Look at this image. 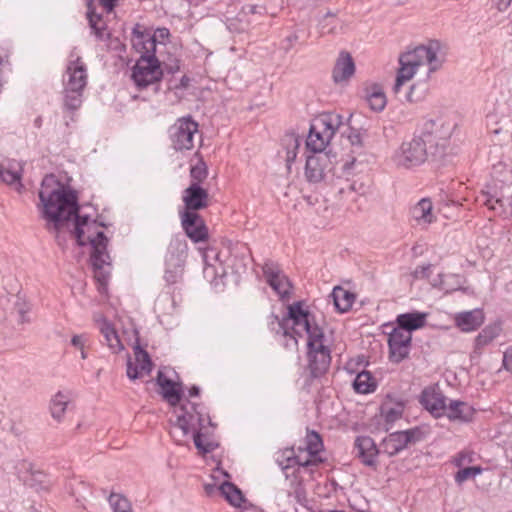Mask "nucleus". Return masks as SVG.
<instances>
[{"label": "nucleus", "instance_id": "nucleus-1", "mask_svg": "<svg viewBox=\"0 0 512 512\" xmlns=\"http://www.w3.org/2000/svg\"><path fill=\"white\" fill-rule=\"evenodd\" d=\"M41 215L46 228L59 238L68 231L80 246H91L90 261L95 279L105 286L111 272V258L107 251L108 238L102 224L88 216L78 215L77 197L67 190L53 174L46 175L39 191Z\"/></svg>", "mask_w": 512, "mask_h": 512}, {"label": "nucleus", "instance_id": "nucleus-2", "mask_svg": "<svg viewBox=\"0 0 512 512\" xmlns=\"http://www.w3.org/2000/svg\"><path fill=\"white\" fill-rule=\"evenodd\" d=\"M290 318L293 329L307 334V369L313 378L324 375L331 364L332 340L326 334V328L316 316L303 308L301 302L290 305Z\"/></svg>", "mask_w": 512, "mask_h": 512}, {"label": "nucleus", "instance_id": "nucleus-3", "mask_svg": "<svg viewBox=\"0 0 512 512\" xmlns=\"http://www.w3.org/2000/svg\"><path fill=\"white\" fill-rule=\"evenodd\" d=\"M176 421L172 430L175 434L177 430L182 432L183 436L192 434L196 448L202 453H209L215 449V444L204 440L202 430L206 424H211L208 415L197 409V405L189 400L182 403L174 410Z\"/></svg>", "mask_w": 512, "mask_h": 512}, {"label": "nucleus", "instance_id": "nucleus-4", "mask_svg": "<svg viewBox=\"0 0 512 512\" xmlns=\"http://www.w3.org/2000/svg\"><path fill=\"white\" fill-rule=\"evenodd\" d=\"M87 82L86 64L77 53L71 52L63 76L64 107L67 110L75 111L82 105L83 92Z\"/></svg>", "mask_w": 512, "mask_h": 512}, {"label": "nucleus", "instance_id": "nucleus-5", "mask_svg": "<svg viewBox=\"0 0 512 512\" xmlns=\"http://www.w3.org/2000/svg\"><path fill=\"white\" fill-rule=\"evenodd\" d=\"M344 126L342 115L329 112L319 115L311 124L306 139V148L315 154H324L330 141L336 132Z\"/></svg>", "mask_w": 512, "mask_h": 512}, {"label": "nucleus", "instance_id": "nucleus-6", "mask_svg": "<svg viewBox=\"0 0 512 512\" xmlns=\"http://www.w3.org/2000/svg\"><path fill=\"white\" fill-rule=\"evenodd\" d=\"M432 159L431 149L421 136L403 141L393 152L392 161L398 168L412 169Z\"/></svg>", "mask_w": 512, "mask_h": 512}, {"label": "nucleus", "instance_id": "nucleus-7", "mask_svg": "<svg viewBox=\"0 0 512 512\" xmlns=\"http://www.w3.org/2000/svg\"><path fill=\"white\" fill-rule=\"evenodd\" d=\"M454 128L455 124L444 118L431 119L424 124L420 136L430 147L433 160L445 154Z\"/></svg>", "mask_w": 512, "mask_h": 512}, {"label": "nucleus", "instance_id": "nucleus-8", "mask_svg": "<svg viewBox=\"0 0 512 512\" xmlns=\"http://www.w3.org/2000/svg\"><path fill=\"white\" fill-rule=\"evenodd\" d=\"M141 56L132 68L131 78L138 89L157 84L163 76L160 61L155 54L140 50Z\"/></svg>", "mask_w": 512, "mask_h": 512}, {"label": "nucleus", "instance_id": "nucleus-9", "mask_svg": "<svg viewBox=\"0 0 512 512\" xmlns=\"http://www.w3.org/2000/svg\"><path fill=\"white\" fill-rule=\"evenodd\" d=\"M441 44L431 41L427 46H418L412 51L403 53L399 58L400 65L413 66L418 69L422 65H428L430 71H436L442 64Z\"/></svg>", "mask_w": 512, "mask_h": 512}, {"label": "nucleus", "instance_id": "nucleus-10", "mask_svg": "<svg viewBox=\"0 0 512 512\" xmlns=\"http://www.w3.org/2000/svg\"><path fill=\"white\" fill-rule=\"evenodd\" d=\"M187 250L185 240L174 239L170 242L164 273V279L168 284H176L182 279Z\"/></svg>", "mask_w": 512, "mask_h": 512}, {"label": "nucleus", "instance_id": "nucleus-11", "mask_svg": "<svg viewBox=\"0 0 512 512\" xmlns=\"http://www.w3.org/2000/svg\"><path fill=\"white\" fill-rule=\"evenodd\" d=\"M197 132L198 123L191 116L177 119L169 129L173 148L177 151L191 150L194 147V136Z\"/></svg>", "mask_w": 512, "mask_h": 512}, {"label": "nucleus", "instance_id": "nucleus-12", "mask_svg": "<svg viewBox=\"0 0 512 512\" xmlns=\"http://www.w3.org/2000/svg\"><path fill=\"white\" fill-rule=\"evenodd\" d=\"M297 453L293 448H286L279 452L276 457V462L285 473L286 478L289 477L288 471L291 468L297 467L293 473H299L301 468L309 469L310 473L314 471L316 460H307L302 454V447L299 446Z\"/></svg>", "mask_w": 512, "mask_h": 512}, {"label": "nucleus", "instance_id": "nucleus-13", "mask_svg": "<svg viewBox=\"0 0 512 512\" xmlns=\"http://www.w3.org/2000/svg\"><path fill=\"white\" fill-rule=\"evenodd\" d=\"M269 326L272 331H275L276 334H281L284 339V346L288 349L298 350V339L296 335H301L303 332L299 330L296 332L293 327V319L290 318V305L288 306L287 315L283 318H279L277 315H270L269 317Z\"/></svg>", "mask_w": 512, "mask_h": 512}, {"label": "nucleus", "instance_id": "nucleus-14", "mask_svg": "<svg viewBox=\"0 0 512 512\" xmlns=\"http://www.w3.org/2000/svg\"><path fill=\"white\" fill-rule=\"evenodd\" d=\"M181 225L186 235L195 243L208 239V229L202 217L194 212H180Z\"/></svg>", "mask_w": 512, "mask_h": 512}, {"label": "nucleus", "instance_id": "nucleus-15", "mask_svg": "<svg viewBox=\"0 0 512 512\" xmlns=\"http://www.w3.org/2000/svg\"><path fill=\"white\" fill-rule=\"evenodd\" d=\"M182 201L184 210L182 212H191L205 209L209 205V194L206 189L201 187L197 182L191 184L183 191Z\"/></svg>", "mask_w": 512, "mask_h": 512}, {"label": "nucleus", "instance_id": "nucleus-16", "mask_svg": "<svg viewBox=\"0 0 512 512\" xmlns=\"http://www.w3.org/2000/svg\"><path fill=\"white\" fill-rule=\"evenodd\" d=\"M412 335L404 329L394 328L388 338L390 358L394 362H400L409 354Z\"/></svg>", "mask_w": 512, "mask_h": 512}, {"label": "nucleus", "instance_id": "nucleus-17", "mask_svg": "<svg viewBox=\"0 0 512 512\" xmlns=\"http://www.w3.org/2000/svg\"><path fill=\"white\" fill-rule=\"evenodd\" d=\"M262 270L267 283L281 298L289 295L291 284L277 264L266 262Z\"/></svg>", "mask_w": 512, "mask_h": 512}, {"label": "nucleus", "instance_id": "nucleus-18", "mask_svg": "<svg viewBox=\"0 0 512 512\" xmlns=\"http://www.w3.org/2000/svg\"><path fill=\"white\" fill-rule=\"evenodd\" d=\"M331 162L328 154L308 155L305 165V178L310 183H319L324 177Z\"/></svg>", "mask_w": 512, "mask_h": 512}, {"label": "nucleus", "instance_id": "nucleus-19", "mask_svg": "<svg viewBox=\"0 0 512 512\" xmlns=\"http://www.w3.org/2000/svg\"><path fill=\"white\" fill-rule=\"evenodd\" d=\"M417 434H419V430L417 429L391 433L383 440L382 451L389 456H394L406 448L410 442L417 440Z\"/></svg>", "mask_w": 512, "mask_h": 512}, {"label": "nucleus", "instance_id": "nucleus-20", "mask_svg": "<svg viewBox=\"0 0 512 512\" xmlns=\"http://www.w3.org/2000/svg\"><path fill=\"white\" fill-rule=\"evenodd\" d=\"M265 13L266 9L263 6L254 4L245 5L242 7L236 18V21H239L242 25L240 27H236L235 22L231 21L228 27L233 31H246L251 24L259 22L260 18H262Z\"/></svg>", "mask_w": 512, "mask_h": 512}, {"label": "nucleus", "instance_id": "nucleus-21", "mask_svg": "<svg viewBox=\"0 0 512 512\" xmlns=\"http://www.w3.org/2000/svg\"><path fill=\"white\" fill-rule=\"evenodd\" d=\"M23 173V163L14 159L7 160L0 164L1 180L21 192L23 185L21 183Z\"/></svg>", "mask_w": 512, "mask_h": 512}, {"label": "nucleus", "instance_id": "nucleus-22", "mask_svg": "<svg viewBox=\"0 0 512 512\" xmlns=\"http://www.w3.org/2000/svg\"><path fill=\"white\" fill-rule=\"evenodd\" d=\"M356 456L369 467L377 466L379 450L374 440L369 436H359L355 440Z\"/></svg>", "mask_w": 512, "mask_h": 512}, {"label": "nucleus", "instance_id": "nucleus-23", "mask_svg": "<svg viewBox=\"0 0 512 512\" xmlns=\"http://www.w3.org/2000/svg\"><path fill=\"white\" fill-rule=\"evenodd\" d=\"M135 363L130 359L127 363V376L131 380H135L142 377L145 374H149L152 370V362L149 354L141 347L136 346L134 349Z\"/></svg>", "mask_w": 512, "mask_h": 512}, {"label": "nucleus", "instance_id": "nucleus-24", "mask_svg": "<svg viewBox=\"0 0 512 512\" xmlns=\"http://www.w3.org/2000/svg\"><path fill=\"white\" fill-rule=\"evenodd\" d=\"M421 403L435 417L443 416L448 406L446 397L434 388L423 390Z\"/></svg>", "mask_w": 512, "mask_h": 512}, {"label": "nucleus", "instance_id": "nucleus-25", "mask_svg": "<svg viewBox=\"0 0 512 512\" xmlns=\"http://www.w3.org/2000/svg\"><path fill=\"white\" fill-rule=\"evenodd\" d=\"M157 384L160 387L162 397L176 408L181 401L182 386L180 383L174 382L167 378L163 372H159L157 376Z\"/></svg>", "mask_w": 512, "mask_h": 512}, {"label": "nucleus", "instance_id": "nucleus-26", "mask_svg": "<svg viewBox=\"0 0 512 512\" xmlns=\"http://www.w3.org/2000/svg\"><path fill=\"white\" fill-rule=\"evenodd\" d=\"M95 321L109 349L113 353L122 351L124 346L121 343L114 326L102 315L96 316Z\"/></svg>", "mask_w": 512, "mask_h": 512}, {"label": "nucleus", "instance_id": "nucleus-27", "mask_svg": "<svg viewBox=\"0 0 512 512\" xmlns=\"http://www.w3.org/2000/svg\"><path fill=\"white\" fill-rule=\"evenodd\" d=\"M484 313L481 309H474L458 313L455 316L456 326L463 332H471L478 329L484 322Z\"/></svg>", "mask_w": 512, "mask_h": 512}, {"label": "nucleus", "instance_id": "nucleus-28", "mask_svg": "<svg viewBox=\"0 0 512 512\" xmlns=\"http://www.w3.org/2000/svg\"><path fill=\"white\" fill-rule=\"evenodd\" d=\"M474 408L466 402L451 400L444 413L451 421L466 423L472 420L474 416Z\"/></svg>", "mask_w": 512, "mask_h": 512}, {"label": "nucleus", "instance_id": "nucleus-29", "mask_svg": "<svg viewBox=\"0 0 512 512\" xmlns=\"http://www.w3.org/2000/svg\"><path fill=\"white\" fill-rule=\"evenodd\" d=\"M322 450L323 442L320 435L315 431H308L305 437V446L302 447V454L307 460H316L314 468L323 462L319 456Z\"/></svg>", "mask_w": 512, "mask_h": 512}, {"label": "nucleus", "instance_id": "nucleus-30", "mask_svg": "<svg viewBox=\"0 0 512 512\" xmlns=\"http://www.w3.org/2000/svg\"><path fill=\"white\" fill-rule=\"evenodd\" d=\"M355 72V64L348 53H341L333 69V79L336 83L347 81Z\"/></svg>", "mask_w": 512, "mask_h": 512}, {"label": "nucleus", "instance_id": "nucleus-31", "mask_svg": "<svg viewBox=\"0 0 512 512\" xmlns=\"http://www.w3.org/2000/svg\"><path fill=\"white\" fill-rule=\"evenodd\" d=\"M169 35L170 32L167 28H158L153 35L140 33L136 45H142L141 49L145 50V53L155 54L157 43L163 44Z\"/></svg>", "mask_w": 512, "mask_h": 512}, {"label": "nucleus", "instance_id": "nucleus-32", "mask_svg": "<svg viewBox=\"0 0 512 512\" xmlns=\"http://www.w3.org/2000/svg\"><path fill=\"white\" fill-rule=\"evenodd\" d=\"M412 218L418 225H429L435 221L433 213V204L430 199L423 198L418 201L411 209Z\"/></svg>", "mask_w": 512, "mask_h": 512}, {"label": "nucleus", "instance_id": "nucleus-33", "mask_svg": "<svg viewBox=\"0 0 512 512\" xmlns=\"http://www.w3.org/2000/svg\"><path fill=\"white\" fill-rule=\"evenodd\" d=\"M427 314L418 311L404 313L397 316L396 322L399 329H404L410 333L422 328L426 323Z\"/></svg>", "mask_w": 512, "mask_h": 512}, {"label": "nucleus", "instance_id": "nucleus-34", "mask_svg": "<svg viewBox=\"0 0 512 512\" xmlns=\"http://www.w3.org/2000/svg\"><path fill=\"white\" fill-rule=\"evenodd\" d=\"M218 490L220 494L226 499V501L234 507H241V505L245 502L242 491L229 481L223 482L218 487Z\"/></svg>", "mask_w": 512, "mask_h": 512}, {"label": "nucleus", "instance_id": "nucleus-35", "mask_svg": "<svg viewBox=\"0 0 512 512\" xmlns=\"http://www.w3.org/2000/svg\"><path fill=\"white\" fill-rule=\"evenodd\" d=\"M70 402L71 397L69 393L62 391L56 393L50 404L52 417L57 421H61Z\"/></svg>", "mask_w": 512, "mask_h": 512}, {"label": "nucleus", "instance_id": "nucleus-36", "mask_svg": "<svg viewBox=\"0 0 512 512\" xmlns=\"http://www.w3.org/2000/svg\"><path fill=\"white\" fill-rule=\"evenodd\" d=\"M334 305L339 312L348 311L354 302V295L342 287H335L332 291Z\"/></svg>", "mask_w": 512, "mask_h": 512}, {"label": "nucleus", "instance_id": "nucleus-37", "mask_svg": "<svg viewBox=\"0 0 512 512\" xmlns=\"http://www.w3.org/2000/svg\"><path fill=\"white\" fill-rule=\"evenodd\" d=\"M353 387L357 393L367 394L375 390L376 382L370 372L362 371L357 374Z\"/></svg>", "mask_w": 512, "mask_h": 512}, {"label": "nucleus", "instance_id": "nucleus-38", "mask_svg": "<svg viewBox=\"0 0 512 512\" xmlns=\"http://www.w3.org/2000/svg\"><path fill=\"white\" fill-rule=\"evenodd\" d=\"M501 332V326L494 323L486 326L475 338V347L480 349L491 343Z\"/></svg>", "mask_w": 512, "mask_h": 512}, {"label": "nucleus", "instance_id": "nucleus-39", "mask_svg": "<svg viewBox=\"0 0 512 512\" xmlns=\"http://www.w3.org/2000/svg\"><path fill=\"white\" fill-rule=\"evenodd\" d=\"M87 18L90 28L98 40H104L106 37V25L102 16L92 11L91 6L88 7Z\"/></svg>", "mask_w": 512, "mask_h": 512}, {"label": "nucleus", "instance_id": "nucleus-40", "mask_svg": "<svg viewBox=\"0 0 512 512\" xmlns=\"http://www.w3.org/2000/svg\"><path fill=\"white\" fill-rule=\"evenodd\" d=\"M283 141L286 147V162L289 165L296 159L301 141L299 137L293 133L286 134Z\"/></svg>", "mask_w": 512, "mask_h": 512}, {"label": "nucleus", "instance_id": "nucleus-41", "mask_svg": "<svg viewBox=\"0 0 512 512\" xmlns=\"http://www.w3.org/2000/svg\"><path fill=\"white\" fill-rule=\"evenodd\" d=\"M403 405L401 403H384L381 408L382 415L386 422L393 423L400 419L403 414Z\"/></svg>", "mask_w": 512, "mask_h": 512}, {"label": "nucleus", "instance_id": "nucleus-42", "mask_svg": "<svg viewBox=\"0 0 512 512\" xmlns=\"http://www.w3.org/2000/svg\"><path fill=\"white\" fill-rule=\"evenodd\" d=\"M108 502L113 512H130L132 510L129 500L121 494L111 493Z\"/></svg>", "mask_w": 512, "mask_h": 512}, {"label": "nucleus", "instance_id": "nucleus-43", "mask_svg": "<svg viewBox=\"0 0 512 512\" xmlns=\"http://www.w3.org/2000/svg\"><path fill=\"white\" fill-rule=\"evenodd\" d=\"M416 71H417V69L413 66L400 65V68L398 70L397 77H396V82L393 87L394 92L398 93L400 91L401 86L406 81H409L414 76Z\"/></svg>", "mask_w": 512, "mask_h": 512}, {"label": "nucleus", "instance_id": "nucleus-44", "mask_svg": "<svg viewBox=\"0 0 512 512\" xmlns=\"http://www.w3.org/2000/svg\"><path fill=\"white\" fill-rule=\"evenodd\" d=\"M339 20L332 13H327L319 22L320 33L322 35L325 34H334L339 27Z\"/></svg>", "mask_w": 512, "mask_h": 512}, {"label": "nucleus", "instance_id": "nucleus-45", "mask_svg": "<svg viewBox=\"0 0 512 512\" xmlns=\"http://www.w3.org/2000/svg\"><path fill=\"white\" fill-rule=\"evenodd\" d=\"M367 101L370 108L374 111H382L386 106V96L380 89H374L368 96Z\"/></svg>", "mask_w": 512, "mask_h": 512}, {"label": "nucleus", "instance_id": "nucleus-46", "mask_svg": "<svg viewBox=\"0 0 512 512\" xmlns=\"http://www.w3.org/2000/svg\"><path fill=\"white\" fill-rule=\"evenodd\" d=\"M352 115H350L347 121H344V126L341 128L339 132L342 135L346 136L352 146H361L362 145V136L360 132L349 125V120Z\"/></svg>", "mask_w": 512, "mask_h": 512}, {"label": "nucleus", "instance_id": "nucleus-47", "mask_svg": "<svg viewBox=\"0 0 512 512\" xmlns=\"http://www.w3.org/2000/svg\"><path fill=\"white\" fill-rule=\"evenodd\" d=\"M482 473V468L480 466L466 467L460 469L455 474V482L461 485L463 482L468 480L469 478L475 477Z\"/></svg>", "mask_w": 512, "mask_h": 512}, {"label": "nucleus", "instance_id": "nucleus-48", "mask_svg": "<svg viewBox=\"0 0 512 512\" xmlns=\"http://www.w3.org/2000/svg\"><path fill=\"white\" fill-rule=\"evenodd\" d=\"M427 93L425 84L412 85L410 91L406 95V99L411 103L422 101Z\"/></svg>", "mask_w": 512, "mask_h": 512}, {"label": "nucleus", "instance_id": "nucleus-49", "mask_svg": "<svg viewBox=\"0 0 512 512\" xmlns=\"http://www.w3.org/2000/svg\"><path fill=\"white\" fill-rule=\"evenodd\" d=\"M207 175V166L203 161H199L190 169V177L192 179V182H197L199 185L202 181H204L207 178Z\"/></svg>", "mask_w": 512, "mask_h": 512}, {"label": "nucleus", "instance_id": "nucleus-50", "mask_svg": "<svg viewBox=\"0 0 512 512\" xmlns=\"http://www.w3.org/2000/svg\"><path fill=\"white\" fill-rule=\"evenodd\" d=\"M473 461V454L469 451H461L459 452L453 460V463L457 467H462L467 463H471Z\"/></svg>", "mask_w": 512, "mask_h": 512}, {"label": "nucleus", "instance_id": "nucleus-51", "mask_svg": "<svg viewBox=\"0 0 512 512\" xmlns=\"http://www.w3.org/2000/svg\"><path fill=\"white\" fill-rule=\"evenodd\" d=\"M28 310H29V307L24 302H20L18 300L15 303V311L18 315V321L20 323H25V322L29 321V319L26 317Z\"/></svg>", "mask_w": 512, "mask_h": 512}, {"label": "nucleus", "instance_id": "nucleus-52", "mask_svg": "<svg viewBox=\"0 0 512 512\" xmlns=\"http://www.w3.org/2000/svg\"><path fill=\"white\" fill-rule=\"evenodd\" d=\"M87 340H88V338L85 334L74 335L71 339V344L78 350H81V349L85 348Z\"/></svg>", "mask_w": 512, "mask_h": 512}, {"label": "nucleus", "instance_id": "nucleus-53", "mask_svg": "<svg viewBox=\"0 0 512 512\" xmlns=\"http://www.w3.org/2000/svg\"><path fill=\"white\" fill-rule=\"evenodd\" d=\"M485 204L488 206L489 209L502 212L504 209V203L502 199L499 198H489L486 200Z\"/></svg>", "mask_w": 512, "mask_h": 512}, {"label": "nucleus", "instance_id": "nucleus-54", "mask_svg": "<svg viewBox=\"0 0 512 512\" xmlns=\"http://www.w3.org/2000/svg\"><path fill=\"white\" fill-rule=\"evenodd\" d=\"M503 366L506 370L512 372V346L509 347L503 355Z\"/></svg>", "mask_w": 512, "mask_h": 512}, {"label": "nucleus", "instance_id": "nucleus-55", "mask_svg": "<svg viewBox=\"0 0 512 512\" xmlns=\"http://www.w3.org/2000/svg\"><path fill=\"white\" fill-rule=\"evenodd\" d=\"M491 2L492 6H494L498 11L504 12L510 7L512 0H491Z\"/></svg>", "mask_w": 512, "mask_h": 512}, {"label": "nucleus", "instance_id": "nucleus-56", "mask_svg": "<svg viewBox=\"0 0 512 512\" xmlns=\"http://www.w3.org/2000/svg\"><path fill=\"white\" fill-rule=\"evenodd\" d=\"M431 265L426 266H418L414 272L413 275L415 278H425L429 276Z\"/></svg>", "mask_w": 512, "mask_h": 512}, {"label": "nucleus", "instance_id": "nucleus-57", "mask_svg": "<svg viewBox=\"0 0 512 512\" xmlns=\"http://www.w3.org/2000/svg\"><path fill=\"white\" fill-rule=\"evenodd\" d=\"M101 5L108 11L111 12L115 5L117 0H99Z\"/></svg>", "mask_w": 512, "mask_h": 512}, {"label": "nucleus", "instance_id": "nucleus-58", "mask_svg": "<svg viewBox=\"0 0 512 512\" xmlns=\"http://www.w3.org/2000/svg\"><path fill=\"white\" fill-rule=\"evenodd\" d=\"M296 497L300 501L301 497H304V490L302 488L301 483H298L297 488L295 489Z\"/></svg>", "mask_w": 512, "mask_h": 512}, {"label": "nucleus", "instance_id": "nucleus-59", "mask_svg": "<svg viewBox=\"0 0 512 512\" xmlns=\"http://www.w3.org/2000/svg\"><path fill=\"white\" fill-rule=\"evenodd\" d=\"M18 465L21 466L20 470L18 471L19 474L22 469L26 471L31 469V464L27 461H21Z\"/></svg>", "mask_w": 512, "mask_h": 512}, {"label": "nucleus", "instance_id": "nucleus-60", "mask_svg": "<svg viewBox=\"0 0 512 512\" xmlns=\"http://www.w3.org/2000/svg\"><path fill=\"white\" fill-rule=\"evenodd\" d=\"M200 389L197 386H193L189 390V396L190 397H196L199 395Z\"/></svg>", "mask_w": 512, "mask_h": 512}, {"label": "nucleus", "instance_id": "nucleus-61", "mask_svg": "<svg viewBox=\"0 0 512 512\" xmlns=\"http://www.w3.org/2000/svg\"><path fill=\"white\" fill-rule=\"evenodd\" d=\"M218 490V487H216L214 484H206L205 485V491L207 494H212L214 490Z\"/></svg>", "mask_w": 512, "mask_h": 512}, {"label": "nucleus", "instance_id": "nucleus-62", "mask_svg": "<svg viewBox=\"0 0 512 512\" xmlns=\"http://www.w3.org/2000/svg\"><path fill=\"white\" fill-rule=\"evenodd\" d=\"M80 351V354H81V358L82 359H86L87 358V353L85 351V348L79 350Z\"/></svg>", "mask_w": 512, "mask_h": 512}, {"label": "nucleus", "instance_id": "nucleus-63", "mask_svg": "<svg viewBox=\"0 0 512 512\" xmlns=\"http://www.w3.org/2000/svg\"><path fill=\"white\" fill-rule=\"evenodd\" d=\"M35 125H36L37 127H40V126H41V118H37V119L35 120Z\"/></svg>", "mask_w": 512, "mask_h": 512}, {"label": "nucleus", "instance_id": "nucleus-64", "mask_svg": "<svg viewBox=\"0 0 512 512\" xmlns=\"http://www.w3.org/2000/svg\"><path fill=\"white\" fill-rule=\"evenodd\" d=\"M187 81L188 79H186L185 77L182 78V85L183 86H186L187 85Z\"/></svg>", "mask_w": 512, "mask_h": 512}]
</instances>
